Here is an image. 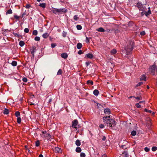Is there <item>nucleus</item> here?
I'll return each mask as SVG.
<instances>
[{"mask_svg": "<svg viewBox=\"0 0 157 157\" xmlns=\"http://www.w3.org/2000/svg\"><path fill=\"white\" fill-rule=\"evenodd\" d=\"M52 101V98H50L49 101H48V103H50L51 101Z\"/></svg>", "mask_w": 157, "mask_h": 157, "instance_id": "obj_61", "label": "nucleus"}, {"mask_svg": "<svg viewBox=\"0 0 157 157\" xmlns=\"http://www.w3.org/2000/svg\"><path fill=\"white\" fill-rule=\"evenodd\" d=\"M96 30L101 32H104L105 31V30L102 27H100L97 29Z\"/></svg>", "mask_w": 157, "mask_h": 157, "instance_id": "obj_13", "label": "nucleus"}, {"mask_svg": "<svg viewBox=\"0 0 157 157\" xmlns=\"http://www.w3.org/2000/svg\"><path fill=\"white\" fill-rule=\"evenodd\" d=\"M9 113V109H7L5 108L3 111V113L5 114H8Z\"/></svg>", "mask_w": 157, "mask_h": 157, "instance_id": "obj_18", "label": "nucleus"}, {"mask_svg": "<svg viewBox=\"0 0 157 157\" xmlns=\"http://www.w3.org/2000/svg\"><path fill=\"white\" fill-rule=\"evenodd\" d=\"M61 56L62 58L66 59L67 58L68 55L66 53H63L61 55Z\"/></svg>", "mask_w": 157, "mask_h": 157, "instance_id": "obj_12", "label": "nucleus"}, {"mask_svg": "<svg viewBox=\"0 0 157 157\" xmlns=\"http://www.w3.org/2000/svg\"><path fill=\"white\" fill-rule=\"evenodd\" d=\"M67 34V33L66 32H65L64 31H63L62 36L64 37H65L66 36Z\"/></svg>", "mask_w": 157, "mask_h": 157, "instance_id": "obj_41", "label": "nucleus"}, {"mask_svg": "<svg viewBox=\"0 0 157 157\" xmlns=\"http://www.w3.org/2000/svg\"><path fill=\"white\" fill-rule=\"evenodd\" d=\"M156 66L155 64H153L149 68V71L152 73L153 75H155V71Z\"/></svg>", "mask_w": 157, "mask_h": 157, "instance_id": "obj_3", "label": "nucleus"}, {"mask_svg": "<svg viewBox=\"0 0 157 157\" xmlns=\"http://www.w3.org/2000/svg\"><path fill=\"white\" fill-rule=\"evenodd\" d=\"M99 93V91L97 89L94 90L93 91L94 94L96 96L98 95Z\"/></svg>", "mask_w": 157, "mask_h": 157, "instance_id": "obj_14", "label": "nucleus"}, {"mask_svg": "<svg viewBox=\"0 0 157 157\" xmlns=\"http://www.w3.org/2000/svg\"><path fill=\"white\" fill-rule=\"evenodd\" d=\"M15 115L17 117H18L20 115V113L19 111H16L15 113Z\"/></svg>", "mask_w": 157, "mask_h": 157, "instance_id": "obj_34", "label": "nucleus"}, {"mask_svg": "<svg viewBox=\"0 0 157 157\" xmlns=\"http://www.w3.org/2000/svg\"><path fill=\"white\" fill-rule=\"evenodd\" d=\"M24 31L25 33H29V30L28 28H26L25 29Z\"/></svg>", "mask_w": 157, "mask_h": 157, "instance_id": "obj_48", "label": "nucleus"}, {"mask_svg": "<svg viewBox=\"0 0 157 157\" xmlns=\"http://www.w3.org/2000/svg\"><path fill=\"white\" fill-rule=\"evenodd\" d=\"M49 36V34L48 33H45L42 35V37L44 38H47Z\"/></svg>", "mask_w": 157, "mask_h": 157, "instance_id": "obj_17", "label": "nucleus"}, {"mask_svg": "<svg viewBox=\"0 0 157 157\" xmlns=\"http://www.w3.org/2000/svg\"><path fill=\"white\" fill-rule=\"evenodd\" d=\"M140 80H144L145 81L146 79V77L145 75H142L140 78Z\"/></svg>", "mask_w": 157, "mask_h": 157, "instance_id": "obj_21", "label": "nucleus"}, {"mask_svg": "<svg viewBox=\"0 0 157 157\" xmlns=\"http://www.w3.org/2000/svg\"><path fill=\"white\" fill-rule=\"evenodd\" d=\"M17 63L15 61H13L11 63L12 65L13 66H16L17 65Z\"/></svg>", "mask_w": 157, "mask_h": 157, "instance_id": "obj_25", "label": "nucleus"}, {"mask_svg": "<svg viewBox=\"0 0 157 157\" xmlns=\"http://www.w3.org/2000/svg\"><path fill=\"white\" fill-rule=\"evenodd\" d=\"M148 9H149V10L147 11H145L144 13L145 15L147 17L151 14V11L150 10V8L149 7Z\"/></svg>", "mask_w": 157, "mask_h": 157, "instance_id": "obj_10", "label": "nucleus"}, {"mask_svg": "<svg viewBox=\"0 0 157 157\" xmlns=\"http://www.w3.org/2000/svg\"><path fill=\"white\" fill-rule=\"evenodd\" d=\"M38 157H44L43 155L42 154H40Z\"/></svg>", "mask_w": 157, "mask_h": 157, "instance_id": "obj_63", "label": "nucleus"}, {"mask_svg": "<svg viewBox=\"0 0 157 157\" xmlns=\"http://www.w3.org/2000/svg\"><path fill=\"white\" fill-rule=\"evenodd\" d=\"M135 98L136 99L139 100H141L142 99V98L141 97H135V98Z\"/></svg>", "mask_w": 157, "mask_h": 157, "instance_id": "obj_53", "label": "nucleus"}, {"mask_svg": "<svg viewBox=\"0 0 157 157\" xmlns=\"http://www.w3.org/2000/svg\"><path fill=\"white\" fill-rule=\"evenodd\" d=\"M83 53L82 52V51L81 50H80L78 52V54L79 55L81 54H82Z\"/></svg>", "mask_w": 157, "mask_h": 157, "instance_id": "obj_57", "label": "nucleus"}, {"mask_svg": "<svg viewBox=\"0 0 157 157\" xmlns=\"http://www.w3.org/2000/svg\"><path fill=\"white\" fill-rule=\"evenodd\" d=\"M143 83L142 82H139L136 85V87L140 86L141 85L143 84Z\"/></svg>", "mask_w": 157, "mask_h": 157, "instance_id": "obj_43", "label": "nucleus"}, {"mask_svg": "<svg viewBox=\"0 0 157 157\" xmlns=\"http://www.w3.org/2000/svg\"><path fill=\"white\" fill-rule=\"evenodd\" d=\"M80 156L81 157H85L86 155L85 153L83 152H81L80 153Z\"/></svg>", "mask_w": 157, "mask_h": 157, "instance_id": "obj_39", "label": "nucleus"}, {"mask_svg": "<svg viewBox=\"0 0 157 157\" xmlns=\"http://www.w3.org/2000/svg\"><path fill=\"white\" fill-rule=\"evenodd\" d=\"M55 151L56 152L58 153H61L62 152V151L60 148L57 147L55 148Z\"/></svg>", "mask_w": 157, "mask_h": 157, "instance_id": "obj_11", "label": "nucleus"}, {"mask_svg": "<svg viewBox=\"0 0 157 157\" xmlns=\"http://www.w3.org/2000/svg\"><path fill=\"white\" fill-rule=\"evenodd\" d=\"M87 84L88 85H93V82L92 81L88 80L87 81Z\"/></svg>", "mask_w": 157, "mask_h": 157, "instance_id": "obj_23", "label": "nucleus"}, {"mask_svg": "<svg viewBox=\"0 0 157 157\" xmlns=\"http://www.w3.org/2000/svg\"><path fill=\"white\" fill-rule=\"evenodd\" d=\"M90 63L88 62H86V65L87 66H88Z\"/></svg>", "mask_w": 157, "mask_h": 157, "instance_id": "obj_60", "label": "nucleus"}, {"mask_svg": "<svg viewBox=\"0 0 157 157\" xmlns=\"http://www.w3.org/2000/svg\"><path fill=\"white\" fill-rule=\"evenodd\" d=\"M75 144L78 146H80L81 145L80 141L78 140H77L75 141Z\"/></svg>", "mask_w": 157, "mask_h": 157, "instance_id": "obj_22", "label": "nucleus"}, {"mask_svg": "<svg viewBox=\"0 0 157 157\" xmlns=\"http://www.w3.org/2000/svg\"><path fill=\"white\" fill-rule=\"evenodd\" d=\"M37 33V31L36 30H34L33 32V34L35 36L36 35Z\"/></svg>", "mask_w": 157, "mask_h": 157, "instance_id": "obj_36", "label": "nucleus"}, {"mask_svg": "<svg viewBox=\"0 0 157 157\" xmlns=\"http://www.w3.org/2000/svg\"><path fill=\"white\" fill-rule=\"evenodd\" d=\"M122 154H124V156L125 157H128V154L127 151H124L123 152Z\"/></svg>", "mask_w": 157, "mask_h": 157, "instance_id": "obj_15", "label": "nucleus"}, {"mask_svg": "<svg viewBox=\"0 0 157 157\" xmlns=\"http://www.w3.org/2000/svg\"><path fill=\"white\" fill-rule=\"evenodd\" d=\"M145 32L144 31H142L140 33V34L141 36H144L145 35Z\"/></svg>", "mask_w": 157, "mask_h": 157, "instance_id": "obj_47", "label": "nucleus"}, {"mask_svg": "<svg viewBox=\"0 0 157 157\" xmlns=\"http://www.w3.org/2000/svg\"><path fill=\"white\" fill-rule=\"evenodd\" d=\"M116 124L115 121L114 120L111 119L110 124V125H109V126L111 127H114Z\"/></svg>", "mask_w": 157, "mask_h": 157, "instance_id": "obj_7", "label": "nucleus"}, {"mask_svg": "<svg viewBox=\"0 0 157 157\" xmlns=\"http://www.w3.org/2000/svg\"><path fill=\"white\" fill-rule=\"evenodd\" d=\"M78 121L77 120L75 119L72 121V126L75 128H77L76 126L78 124Z\"/></svg>", "mask_w": 157, "mask_h": 157, "instance_id": "obj_5", "label": "nucleus"}, {"mask_svg": "<svg viewBox=\"0 0 157 157\" xmlns=\"http://www.w3.org/2000/svg\"><path fill=\"white\" fill-rule=\"evenodd\" d=\"M30 51L32 55L31 58L32 59H33L34 58V53L36 51V46L34 45L33 46L30 48Z\"/></svg>", "mask_w": 157, "mask_h": 157, "instance_id": "obj_2", "label": "nucleus"}, {"mask_svg": "<svg viewBox=\"0 0 157 157\" xmlns=\"http://www.w3.org/2000/svg\"><path fill=\"white\" fill-rule=\"evenodd\" d=\"M51 45L52 48H54L56 46V44L52 43L51 44Z\"/></svg>", "mask_w": 157, "mask_h": 157, "instance_id": "obj_51", "label": "nucleus"}, {"mask_svg": "<svg viewBox=\"0 0 157 157\" xmlns=\"http://www.w3.org/2000/svg\"><path fill=\"white\" fill-rule=\"evenodd\" d=\"M12 13V11L11 9H9L8 10L6 13V15L8 14H11Z\"/></svg>", "mask_w": 157, "mask_h": 157, "instance_id": "obj_26", "label": "nucleus"}, {"mask_svg": "<svg viewBox=\"0 0 157 157\" xmlns=\"http://www.w3.org/2000/svg\"><path fill=\"white\" fill-rule=\"evenodd\" d=\"M40 144V141L39 140H37L35 142V146L36 147H38L39 146Z\"/></svg>", "mask_w": 157, "mask_h": 157, "instance_id": "obj_33", "label": "nucleus"}, {"mask_svg": "<svg viewBox=\"0 0 157 157\" xmlns=\"http://www.w3.org/2000/svg\"><path fill=\"white\" fill-rule=\"evenodd\" d=\"M134 47V42L133 41L129 40L127 43V46L124 47V49L126 51L127 55L131 53Z\"/></svg>", "mask_w": 157, "mask_h": 157, "instance_id": "obj_1", "label": "nucleus"}, {"mask_svg": "<svg viewBox=\"0 0 157 157\" xmlns=\"http://www.w3.org/2000/svg\"><path fill=\"white\" fill-rule=\"evenodd\" d=\"M14 18L16 19H18L19 17L17 16V15H14Z\"/></svg>", "mask_w": 157, "mask_h": 157, "instance_id": "obj_59", "label": "nucleus"}, {"mask_svg": "<svg viewBox=\"0 0 157 157\" xmlns=\"http://www.w3.org/2000/svg\"><path fill=\"white\" fill-rule=\"evenodd\" d=\"M76 27L77 29L79 30L81 29H82V27L80 25H77L76 26Z\"/></svg>", "mask_w": 157, "mask_h": 157, "instance_id": "obj_38", "label": "nucleus"}, {"mask_svg": "<svg viewBox=\"0 0 157 157\" xmlns=\"http://www.w3.org/2000/svg\"><path fill=\"white\" fill-rule=\"evenodd\" d=\"M62 73L63 72L62 70L61 69H59L57 73V75H61L62 74Z\"/></svg>", "mask_w": 157, "mask_h": 157, "instance_id": "obj_28", "label": "nucleus"}, {"mask_svg": "<svg viewBox=\"0 0 157 157\" xmlns=\"http://www.w3.org/2000/svg\"><path fill=\"white\" fill-rule=\"evenodd\" d=\"M109 119H108L107 117V116L106 117H104L103 118V121L104 122L105 121H106L107 120H108Z\"/></svg>", "mask_w": 157, "mask_h": 157, "instance_id": "obj_32", "label": "nucleus"}, {"mask_svg": "<svg viewBox=\"0 0 157 157\" xmlns=\"http://www.w3.org/2000/svg\"><path fill=\"white\" fill-rule=\"evenodd\" d=\"M17 122L18 124H20L21 122V119L20 117H17Z\"/></svg>", "mask_w": 157, "mask_h": 157, "instance_id": "obj_35", "label": "nucleus"}, {"mask_svg": "<svg viewBox=\"0 0 157 157\" xmlns=\"http://www.w3.org/2000/svg\"><path fill=\"white\" fill-rule=\"evenodd\" d=\"M99 127L101 128H103L104 127V125L102 124H100L99 125Z\"/></svg>", "mask_w": 157, "mask_h": 157, "instance_id": "obj_50", "label": "nucleus"}, {"mask_svg": "<svg viewBox=\"0 0 157 157\" xmlns=\"http://www.w3.org/2000/svg\"><path fill=\"white\" fill-rule=\"evenodd\" d=\"M136 105L137 108H140L141 107V105H140L139 103H137L136 104Z\"/></svg>", "mask_w": 157, "mask_h": 157, "instance_id": "obj_52", "label": "nucleus"}, {"mask_svg": "<svg viewBox=\"0 0 157 157\" xmlns=\"http://www.w3.org/2000/svg\"><path fill=\"white\" fill-rule=\"evenodd\" d=\"M75 151L77 152H81L82 151V149L80 147H77L76 148Z\"/></svg>", "mask_w": 157, "mask_h": 157, "instance_id": "obj_20", "label": "nucleus"}, {"mask_svg": "<svg viewBox=\"0 0 157 157\" xmlns=\"http://www.w3.org/2000/svg\"><path fill=\"white\" fill-rule=\"evenodd\" d=\"M39 6L43 8H44L46 6V4L45 3H40V4Z\"/></svg>", "mask_w": 157, "mask_h": 157, "instance_id": "obj_27", "label": "nucleus"}, {"mask_svg": "<svg viewBox=\"0 0 157 157\" xmlns=\"http://www.w3.org/2000/svg\"><path fill=\"white\" fill-rule=\"evenodd\" d=\"M82 45L81 43H78L77 44V48L78 49H80L82 47Z\"/></svg>", "mask_w": 157, "mask_h": 157, "instance_id": "obj_19", "label": "nucleus"}, {"mask_svg": "<svg viewBox=\"0 0 157 157\" xmlns=\"http://www.w3.org/2000/svg\"><path fill=\"white\" fill-rule=\"evenodd\" d=\"M22 80L24 82H27L28 81L27 78L25 77L23 78Z\"/></svg>", "mask_w": 157, "mask_h": 157, "instance_id": "obj_45", "label": "nucleus"}, {"mask_svg": "<svg viewBox=\"0 0 157 157\" xmlns=\"http://www.w3.org/2000/svg\"><path fill=\"white\" fill-rule=\"evenodd\" d=\"M30 7H31L30 5L29 4H26V6H25V7L27 9H29V8H30Z\"/></svg>", "mask_w": 157, "mask_h": 157, "instance_id": "obj_54", "label": "nucleus"}, {"mask_svg": "<svg viewBox=\"0 0 157 157\" xmlns=\"http://www.w3.org/2000/svg\"><path fill=\"white\" fill-rule=\"evenodd\" d=\"M106 139V137L105 136H102V140L103 141H105Z\"/></svg>", "mask_w": 157, "mask_h": 157, "instance_id": "obj_55", "label": "nucleus"}, {"mask_svg": "<svg viewBox=\"0 0 157 157\" xmlns=\"http://www.w3.org/2000/svg\"><path fill=\"white\" fill-rule=\"evenodd\" d=\"M44 136L45 137H48V140H50V139L51 138V136L50 135V134L48 133L47 132L46 133L45 135Z\"/></svg>", "mask_w": 157, "mask_h": 157, "instance_id": "obj_16", "label": "nucleus"}, {"mask_svg": "<svg viewBox=\"0 0 157 157\" xmlns=\"http://www.w3.org/2000/svg\"><path fill=\"white\" fill-rule=\"evenodd\" d=\"M25 44V42L22 41H20L19 44L21 47H23Z\"/></svg>", "mask_w": 157, "mask_h": 157, "instance_id": "obj_24", "label": "nucleus"}, {"mask_svg": "<svg viewBox=\"0 0 157 157\" xmlns=\"http://www.w3.org/2000/svg\"><path fill=\"white\" fill-rule=\"evenodd\" d=\"M141 14L142 16H143L144 15V13L143 12H142L141 13Z\"/></svg>", "mask_w": 157, "mask_h": 157, "instance_id": "obj_62", "label": "nucleus"}, {"mask_svg": "<svg viewBox=\"0 0 157 157\" xmlns=\"http://www.w3.org/2000/svg\"><path fill=\"white\" fill-rule=\"evenodd\" d=\"M136 134V131L133 130L131 133V135L132 136H135Z\"/></svg>", "mask_w": 157, "mask_h": 157, "instance_id": "obj_31", "label": "nucleus"}, {"mask_svg": "<svg viewBox=\"0 0 157 157\" xmlns=\"http://www.w3.org/2000/svg\"><path fill=\"white\" fill-rule=\"evenodd\" d=\"M102 157H107V156L105 154H104L102 155Z\"/></svg>", "mask_w": 157, "mask_h": 157, "instance_id": "obj_64", "label": "nucleus"}, {"mask_svg": "<svg viewBox=\"0 0 157 157\" xmlns=\"http://www.w3.org/2000/svg\"><path fill=\"white\" fill-rule=\"evenodd\" d=\"M104 113L106 114H109L111 113L110 109L109 108L105 109Z\"/></svg>", "mask_w": 157, "mask_h": 157, "instance_id": "obj_9", "label": "nucleus"}, {"mask_svg": "<svg viewBox=\"0 0 157 157\" xmlns=\"http://www.w3.org/2000/svg\"><path fill=\"white\" fill-rule=\"evenodd\" d=\"M13 33V35L15 36H17L18 37H20L21 36V35L18 34L17 33Z\"/></svg>", "mask_w": 157, "mask_h": 157, "instance_id": "obj_37", "label": "nucleus"}, {"mask_svg": "<svg viewBox=\"0 0 157 157\" xmlns=\"http://www.w3.org/2000/svg\"><path fill=\"white\" fill-rule=\"evenodd\" d=\"M157 150V147H156L155 146L152 147V150L153 151H155Z\"/></svg>", "mask_w": 157, "mask_h": 157, "instance_id": "obj_40", "label": "nucleus"}, {"mask_svg": "<svg viewBox=\"0 0 157 157\" xmlns=\"http://www.w3.org/2000/svg\"><path fill=\"white\" fill-rule=\"evenodd\" d=\"M117 52V51L115 49H113L111 51V53L112 54H115Z\"/></svg>", "mask_w": 157, "mask_h": 157, "instance_id": "obj_30", "label": "nucleus"}, {"mask_svg": "<svg viewBox=\"0 0 157 157\" xmlns=\"http://www.w3.org/2000/svg\"><path fill=\"white\" fill-rule=\"evenodd\" d=\"M144 150L146 152H148L149 151L150 149L147 147H145L144 149Z\"/></svg>", "mask_w": 157, "mask_h": 157, "instance_id": "obj_49", "label": "nucleus"}, {"mask_svg": "<svg viewBox=\"0 0 157 157\" xmlns=\"http://www.w3.org/2000/svg\"><path fill=\"white\" fill-rule=\"evenodd\" d=\"M86 42L87 43H89V38L87 37H86Z\"/></svg>", "mask_w": 157, "mask_h": 157, "instance_id": "obj_58", "label": "nucleus"}, {"mask_svg": "<svg viewBox=\"0 0 157 157\" xmlns=\"http://www.w3.org/2000/svg\"><path fill=\"white\" fill-rule=\"evenodd\" d=\"M67 11V9L65 8H62V13H66Z\"/></svg>", "mask_w": 157, "mask_h": 157, "instance_id": "obj_29", "label": "nucleus"}, {"mask_svg": "<svg viewBox=\"0 0 157 157\" xmlns=\"http://www.w3.org/2000/svg\"><path fill=\"white\" fill-rule=\"evenodd\" d=\"M26 14V11L25 10L22 14V16L23 17Z\"/></svg>", "mask_w": 157, "mask_h": 157, "instance_id": "obj_56", "label": "nucleus"}, {"mask_svg": "<svg viewBox=\"0 0 157 157\" xmlns=\"http://www.w3.org/2000/svg\"><path fill=\"white\" fill-rule=\"evenodd\" d=\"M34 39L36 41H38L40 40V38L39 37L36 36L35 38Z\"/></svg>", "mask_w": 157, "mask_h": 157, "instance_id": "obj_44", "label": "nucleus"}, {"mask_svg": "<svg viewBox=\"0 0 157 157\" xmlns=\"http://www.w3.org/2000/svg\"><path fill=\"white\" fill-rule=\"evenodd\" d=\"M93 57V55L91 53H90L86 55L85 57V58H88L90 59H92Z\"/></svg>", "mask_w": 157, "mask_h": 157, "instance_id": "obj_6", "label": "nucleus"}, {"mask_svg": "<svg viewBox=\"0 0 157 157\" xmlns=\"http://www.w3.org/2000/svg\"><path fill=\"white\" fill-rule=\"evenodd\" d=\"M62 8L60 9H55V10H53V12L55 14H56V13H62Z\"/></svg>", "mask_w": 157, "mask_h": 157, "instance_id": "obj_8", "label": "nucleus"}, {"mask_svg": "<svg viewBox=\"0 0 157 157\" xmlns=\"http://www.w3.org/2000/svg\"><path fill=\"white\" fill-rule=\"evenodd\" d=\"M110 120L111 119H109L108 120H107L106 121H105L104 122L106 123L107 124H109V125H110Z\"/></svg>", "mask_w": 157, "mask_h": 157, "instance_id": "obj_42", "label": "nucleus"}, {"mask_svg": "<svg viewBox=\"0 0 157 157\" xmlns=\"http://www.w3.org/2000/svg\"><path fill=\"white\" fill-rule=\"evenodd\" d=\"M144 4L141 3L140 2H138L136 5V6L137 7H138L139 9V10H143L144 8Z\"/></svg>", "mask_w": 157, "mask_h": 157, "instance_id": "obj_4", "label": "nucleus"}, {"mask_svg": "<svg viewBox=\"0 0 157 157\" xmlns=\"http://www.w3.org/2000/svg\"><path fill=\"white\" fill-rule=\"evenodd\" d=\"M73 18L75 21H77L78 19V17L77 15H75L74 16Z\"/></svg>", "mask_w": 157, "mask_h": 157, "instance_id": "obj_46", "label": "nucleus"}]
</instances>
